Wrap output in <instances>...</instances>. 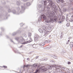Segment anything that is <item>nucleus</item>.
<instances>
[{
    "label": "nucleus",
    "mask_w": 73,
    "mask_h": 73,
    "mask_svg": "<svg viewBox=\"0 0 73 73\" xmlns=\"http://www.w3.org/2000/svg\"><path fill=\"white\" fill-rule=\"evenodd\" d=\"M30 66V65L29 64H27L26 65V67L28 68V67H29Z\"/></svg>",
    "instance_id": "c756f323"
},
{
    "label": "nucleus",
    "mask_w": 73,
    "mask_h": 73,
    "mask_svg": "<svg viewBox=\"0 0 73 73\" xmlns=\"http://www.w3.org/2000/svg\"><path fill=\"white\" fill-rule=\"evenodd\" d=\"M53 58H57V56H56V55H54L53 56Z\"/></svg>",
    "instance_id": "2f4dec72"
},
{
    "label": "nucleus",
    "mask_w": 73,
    "mask_h": 73,
    "mask_svg": "<svg viewBox=\"0 0 73 73\" xmlns=\"http://www.w3.org/2000/svg\"><path fill=\"white\" fill-rule=\"evenodd\" d=\"M51 62H52L53 63V64H54V63L55 62L54 61H53V60H51Z\"/></svg>",
    "instance_id": "c9c22d12"
},
{
    "label": "nucleus",
    "mask_w": 73,
    "mask_h": 73,
    "mask_svg": "<svg viewBox=\"0 0 73 73\" xmlns=\"http://www.w3.org/2000/svg\"><path fill=\"white\" fill-rule=\"evenodd\" d=\"M38 31L40 33H43L44 31L41 29H38Z\"/></svg>",
    "instance_id": "a211bd4d"
},
{
    "label": "nucleus",
    "mask_w": 73,
    "mask_h": 73,
    "mask_svg": "<svg viewBox=\"0 0 73 73\" xmlns=\"http://www.w3.org/2000/svg\"><path fill=\"white\" fill-rule=\"evenodd\" d=\"M59 1H60V2H61V3H64V1L63 0H58Z\"/></svg>",
    "instance_id": "c85d7f7f"
},
{
    "label": "nucleus",
    "mask_w": 73,
    "mask_h": 73,
    "mask_svg": "<svg viewBox=\"0 0 73 73\" xmlns=\"http://www.w3.org/2000/svg\"><path fill=\"white\" fill-rule=\"evenodd\" d=\"M30 40H32V38H30Z\"/></svg>",
    "instance_id": "052dcab7"
},
{
    "label": "nucleus",
    "mask_w": 73,
    "mask_h": 73,
    "mask_svg": "<svg viewBox=\"0 0 73 73\" xmlns=\"http://www.w3.org/2000/svg\"><path fill=\"white\" fill-rule=\"evenodd\" d=\"M71 38V37L69 38Z\"/></svg>",
    "instance_id": "774afa93"
},
{
    "label": "nucleus",
    "mask_w": 73,
    "mask_h": 73,
    "mask_svg": "<svg viewBox=\"0 0 73 73\" xmlns=\"http://www.w3.org/2000/svg\"><path fill=\"white\" fill-rule=\"evenodd\" d=\"M69 44V42H67L66 44Z\"/></svg>",
    "instance_id": "3c124183"
},
{
    "label": "nucleus",
    "mask_w": 73,
    "mask_h": 73,
    "mask_svg": "<svg viewBox=\"0 0 73 73\" xmlns=\"http://www.w3.org/2000/svg\"><path fill=\"white\" fill-rule=\"evenodd\" d=\"M69 19H68V18L66 17V21H68Z\"/></svg>",
    "instance_id": "f704fd0d"
},
{
    "label": "nucleus",
    "mask_w": 73,
    "mask_h": 73,
    "mask_svg": "<svg viewBox=\"0 0 73 73\" xmlns=\"http://www.w3.org/2000/svg\"><path fill=\"white\" fill-rule=\"evenodd\" d=\"M72 17L73 18V15H72L71 17Z\"/></svg>",
    "instance_id": "69168bd1"
},
{
    "label": "nucleus",
    "mask_w": 73,
    "mask_h": 73,
    "mask_svg": "<svg viewBox=\"0 0 73 73\" xmlns=\"http://www.w3.org/2000/svg\"><path fill=\"white\" fill-rule=\"evenodd\" d=\"M17 9L18 10H20V7H18L17 8Z\"/></svg>",
    "instance_id": "49530a36"
},
{
    "label": "nucleus",
    "mask_w": 73,
    "mask_h": 73,
    "mask_svg": "<svg viewBox=\"0 0 73 73\" xmlns=\"http://www.w3.org/2000/svg\"><path fill=\"white\" fill-rule=\"evenodd\" d=\"M20 25H21V27H23V26H21V25H23V23H20Z\"/></svg>",
    "instance_id": "a18cd8bd"
},
{
    "label": "nucleus",
    "mask_w": 73,
    "mask_h": 73,
    "mask_svg": "<svg viewBox=\"0 0 73 73\" xmlns=\"http://www.w3.org/2000/svg\"><path fill=\"white\" fill-rule=\"evenodd\" d=\"M69 41H70V40H68L67 42H69Z\"/></svg>",
    "instance_id": "680f3d73"
},
{
    "label": "nucleus",
    "mask_w": 73,
    "mask_h": 73,
    "mask_svg": "<svg viewBox=\"0 0 73 73\" xmlns=\"http://www.w3.org/2000/svg\"><path fill=\"white\" fill-rule=\"evenodd\" d=\"M47 11H49V9H50V8H49V7H48L47 8Z\"/></svg>",
    "instance_id": "e433bc0d"
},
{
    "label": "nucleus",
    "mask_w": 73,
    "mask_h": 73,
    "mask_svg": "<svg viewBox=\"0 0 73 73\" xmlns=\"http://www.w3.org/2000/svg\"><path fill=\"white\" fill-rule=\"evenodd\" d=\"M24 2H25L26 1H27V0H22Z\"/></svg>",
    "instance_id": "58836bf2"
},
{
    "label": "nucleus",
    "mask_w": 73,
    "mask_h": 73,
    "mask_svg": "<svg viewBox=\"0 0 73 73\" xmlns=\"http://www.w3.org/2000/svg\"><path fill=\"white\" fill-rule=\"evenodd\" d=\"M22 47H23V45H21V46L20 47V48H22Z\"/></svg>",
    "instance_id": "4d7b16f0"
},
{
    "label": "nucleus",
    "mask_w": 73,
    "mask_h": 73,
    "mask_svg": "<svg viewBox=\"0 0 73 73\" xmlns=\"http://www.w3.org/2000/svg\"><path fill=\"white\" fill-rule=\"evenodd\" d=\"M10 41H11V42H14L13 40H12L11 39L10 40Z\"/></svg>",
    "instance_id": "8fccbe9b"
},
{
    "label": "nucleus",
    "mask_w": 73,
    "mask_h": 73,
    "mask_svg": "<svg viewBox=\"0 0 73 73\" xmlns=\"http://www.w3.org/2000/svg\"><path fill=\"white\" fill-rule=\"evenodd\" d=\"M60 37L61 38H62V35H61L60 36Z\"/></svg>",
    "instance_id": "603ef678"
},
{
    "label": "nucleus",
    "mask_w": 73,
    "mask_h": 73,
    "mask_svg": "<svg viewBox=\"0 0 73 73\" xmlns=\"http://www.w3.org/2000/svg\"><path fill=\"white\" fill-rule=\"evenodd\" d=\"M21 11H20L21 13H23V12H24V10H25V7L23 6H21Z\"/></svg>",
    "instance_id": "0eeeda50"
},
{
    "label": "nucleus",
    "mask_w": 73,
    "mask_h": 73,
    "mask_svg": "<svg viewBox=\"0 0 73 73\" xmlns=\"http://www.w3.org/2000/svg\"><path fill=\"white\" fill-rule=\"evenodd\" d=\"M48 48H51V47H49Z\"/></svg>",
    "instance_id": "0e129e2a"
},
{
    "label": "nucleus",
    "mask_w": 73,
    "mask_h": 73,
    "mask_svg": "<svg viewBox=\"0 0 73 73\" xmlns=\"http://www.w3.org/2000/svg\"><path fill=\"white\" fill-rule=\"evenodd\" d=\"M70 47L71 48H73V42H70Z\"/></svg>",
    "instance_id": "2eb2a0df"
},
{
    "label": "nucleus",
    "mask_w": 73,
    "mask_h": 73,
    "mask_svg": "<svg viewBox=\"0 0 73 73\" xmlns=\"http://www.w3.org/2000/svg\"><path fill=\"white\" fill-rule=\"evenodd\" d=\"M3 4H5V2H4L3 3Z\"/></svg>",
    "instance_id": "13d9d810"
},
{
    "label": "nucleus",
    "mask_w": 73,
    "mask_h": 73,
    "mask_svg": "<svg viewBox=\"0 0 73 73\" xmlns=\"http://www.w3.org/2000/svg\"><path fill=\"white\" fill-rule=\"evenodd\" d=\"M40 66H41V64H39L38 65V67H39Z\"/></svg>",
    "instance_id": "c03bdc74"
},
{
    "label": "nucleus",
    "mask_w": 73,
    "mask_h": 73,
    "mask_svg": "<svg viewBox=\"0 0 73 73\" xmlns=\"http://www.w3.org/2000/svg\"><path fill=\"white\" fill-rule=\"evenodd\" d=\"M48 43V41L47 40H45V41H44L43 42H41V43H40L39 45H41L42 46H44V45H45V43Z\"/></svg>",
    "instance_id": "39448f33"
},
{
    "label": "nucleus",
    "mask_w": 73,
    "mask_h": 73,
    "mask_svg": "<svg viewBox=\"0 0 73 73\" xmlns=\"http://www.w3.org/2000/svg\"><path fill=\"white\" fill-rule=\"evenodd\" d=\"M50 22H49V21H46V24L47 25H49L50 24Z\"/></svg>",
    "instance_id": "dca6fc26"
},
{
    "label": "nucleus",
    "mask_w": 73,
    "mask_h": 73,
    "mask_svg": "<svg viewBox=\"0 0 73 73\" xmlns=\"http://www.w3.org/2000/svg\"><path fill=\"white\" fill-rule=\"evenodd\" d=\"M42 19H43L44 20H45L46 19V16H45V15L44 14L41 15V17H40L39 18H38V22H41Z\"/></svg>",
    "instance_id": "7ed1b4c3"
},
{
    "label": "nucleus",
    "mask_w": 73,
    "mask_h": 73,
    "mask_svg": "<svg viewBox=\"0 0 73 73\" xmlns=\"http://www.w3.org/2000/svg\"><path fill=\"white\" fill-rule=\"evenodd\" d=\"M71 63L70 62H68V65H69V64H70Z\"/></svg>",
    "instance_id": "ea45409f"
},
{
    "label": "nucleus",
    "mask_w": 73,
    "mask_h": 73,
    "mask_svg": "<svg viewBox=\"0 0 73 73\" xmlns=\"http://www.w3.org/2000/svg\"><path fill=\"white\" fill-rule=\"evenodd\" d=\"M3 68H7V66H3Z\"/></svg>",
    "instance_id": "4c0bfd02"
},
{
    "label": "nucleus",
    "mask_w": 73,
    "mask_h": 73,
    "mask_svg": "<svg viewBox=\"0 0 73 73\" xmlns=\"http://www.w3.org/2000/svg\"><path fill=\"white\" fill-rule=\"evenodd\" d=\"M16 4L17 5H20V3L19 1H17V2Z\"/></svg>",
    "instance_id": "412c9836"
},
{
    "label": "nucleus",
    "mask_w": 73,
    "mask_h": 73,
    "mask_svg": "<svg viewBox=\"0 0 73 73\" xmlns=\"http://www.w3.org/2000/svg\"><path fill=\"white\" fill-rule=\"evenodd\" d=\"M48 60V58H45L43 60V61H46Z\"/></svg>",
    "instance_id": "7c9ffc66"
},
{
    "label": "nucleus",
    "mask_w": 73,
    "mask_h": 73,
    "mask_svg": "<svg viewBox=\"0 0 73 73\" xmlns=\"http://www.w3.org/2000/svg\"><path fill=\"white\" fill-rule=\"evenodd\" d=\"M38 56H36V59H37V58H38Z\"/></svg>",
    "instance_id": "bf43d9fd"
},
{
    "label": "nucleus",
    "mask_w": 73,
    "mask_h": 73,
    "mask_svg": "<svg viewBox=\"0 0 73 73\" xmlns=\"http://www.w3.org/2000/svg\"><path fill=\"white\" fill-rule=\"evenodd\" d=\"M51 14V16H50V17H53V16L55 15V13H54V10H52V11H51L50 13Z\"/></svg>",
    "instance_id": "6e6552de"
},
{
    "label": "nucleus",
    "mask_w": 73,
    "mask_h": 73,
    "mask_svg": "<svg viewBox=\"0 0 73 73\" xmlns=\"http://www.w3.org/2000/svg\"><path fill=\"white\" fill-rule=\"evenodd\" d=\"M15 39L17 41H18L19 42H22L23 41V38L22 37L20 38L16 37Z\"/></svg>",
    "instance_id": "20e7f679"
},
{
    "label": "nucleus",
    "mask_w": 73,
    "mask_h": 73,
    "mask_svg": "<svg viewBox=\"0 0 73 73\" xmlns=\"http://www.w3.org/2000/svg\"><path fill=\"white\" fill-rule=\"evenodd\" d=\"M20 32H21L20 31L18 30L16 32L13 33L12 34V35L15 36V35H17V34L18 33H20Z\"/></svg>",
    "instance_id": "423d86ee"
},
{
    "label": "nucleus",
    "mask_w": 73,
    "mask_h": 73,
    "mask_svg": "<svg viewBox=\"0 0 73 73\" xmlns=\"http://www.w3.org/2000/svg\"><path fill=\"white\" fill-rule=\"evenodd\" d=\"M27 60L28 61H29V58H27Z\"/></svg>",
    "instance_id": "6e6d98bb"
},
{
    "label": "nucleus",
    "mask_w": 73,
    "mask_h": 73,
    "mask_svg": "<svg viewBox=\"0 0 73 73\" xmlns=\"http://www.w3.org/2000/svg\"><path fill=\"white\" fill-rule=\"evenodd\" d=\"M61 66H58L57 65L54 64L52 66H47L46 68L42 69L43 68V66H42L39 68L38 69H37L35 72L34 73H38L40 72L39 71H40L41 72H44L46 70H49L52 69V68H55V69H61Z\"/></svg>",
    "instance_id": "f257e3e1"
},
{
    "label": "nucleus",
    "mask_w": 73,
    "mask_h": 73,
    "mask_svg": "<svg viewBox=\"0 0 73 73\" xmlns=\"http://www.w3.org/2000/svg\"><path fill=\"white\" fill-rule=\"evenodd\" d=\"M6 37L7 38L9 37L8 36V35H7Z\"/></svg>",
    "instance_id": "5fc2aeb1"
},
{
    "label": "nucleus",
    "mask_w": 73,
    "mask_h": 73,
    "mask_svg": "<svg viewBox=\"0 0 73 73\" xmlns=\"http://www.w3.org/2000/svg\"><path fill=\"white\" fill-rule=\"evenodd\" d=\"M70 25V24H69V23H67L66 24V26H67V27H69V26Z\"/></svg>",
    "instance_id": "72a5a7b5"
},
{
    "label": "nucleus",
    "mask_w": 73,
    "mask_h": 73,
    "mask_svg": "<svg viewBox=\"0 0 73 73\" xmlns=\"http://www.w3.org/2000/svg\"><path fill=\"white\" fill-rule=\"evenodd\" d=\"M63 68L64 69V70H65V68Z\"/></svg>",
    "instance_id": "338daca9"
},
{
    "label": "nucleus",
    "mask_w": 73,
    "mask_h": 73,
    "mask_svg": "<svg viewBox=\"0 0 73 73\" xmlns=\"http://www.w3.org/2000/svg\"><path fill=\"white\" fill-rule=\"evenodd\" d=\"M31 33H28V36L29 37H30V36H31Z\"/></svg>",
    "instance_id": "a878e982"
},
{
    "label": "nucleus",
    "mask_w": 73,
    "mask_h": 73,
    "mask_svg": "<svg viewBox=\"0 0 73 73\" xmlns=\"http://www.w3.org/2000/svg\"><path fill=\"white\" fill-rule=\"evenodd\" d=\"M1 30H3V31H4V28H3V27H1Z\"/></svg>",
    "instance_id": "79ce46f5"
},
{
    "label": "nucleus",
    "mask_w": 73,
    "mask_h": 73,
    "mask_svg": "<svg viewBox=\"0 0 73 73\" xmlns=\"http://www.w3.org/2000/svg\"><path fill=\"white\" fill-rule=\"evenodd\" d=\"M49 17L50 18V23H53L54 22V20H53V19H52L53 17H50V16H49Z\"/></svg>",
    "instance_id": "9b49d317"
},
{
    "label": "nucleus",
    "mask_w": 73,
    "mask_h": 73,
    "mask_svg": "<svg viewBox=\"0 0 73 73\" xmlns=\"http://www.w3.org/2000/svg\"><path fill=\"white\" fill-rule=\"evenodd\" d=\"M12 12L13 14H15V15H19V14H20L18 12L16 11L15 10H13Z\"/></svg>",
    "instance_id": "9d476101"
},
{
    "label": "nucleus",
    "mask_w": 73,
    "mask_h": 73,
    "mask_svg": "<svg viewBox=\"0 0 73 73\" xmlns=\"http://www.w3.org/2000/svg\"><path fill=\"white\" fill-rule=\"evenodd\" d=\"M47 1L48 2L50 3L49 5L50 6V7L52 10L54 11V12L56 13L57 11V9L56 8V6L55 5L54 3H53L52 0H47Z\"/></svg>",
    "instance_id": "f03ea898"
},
{
    "label": "nucleus",
    "mask_w": 73,
    "mask_h": 73,
    "mask_svg": "<svg viewBox=\"0 0 73 73\" xmlns=\"http://www.w3.org/2000/svg\"><path fill=\"white\" fill-rule=\"evenodd\" d=\"M42 7V5H38V7L39 8H40Z\"/></svg>",
    "instance_id": "bb28decb"
},
{
    "label": "nucleus",
    "mask_w": 73,
    "mask_h": 73,
    "mask_svg": "<svg viewBox=\"0 0 73 73\" xmlns=\"http://www.w3.org/2000/svg\"><path fill=\"white\" fill-rule=\"evenodd\" d=\"M52 29V27L50 25L47 28V29L48 30H50Z\"/></svg>",
    "instance_id": "f3484780"
},
{
    "label": "nucleus",
    "mask_w": 73,
    "mask_h": 73,
    "mask_svg": "<svg viewBox=\"0 0 73 73\" xmlns=\"http://www.w3.org/2000/svg\"><path fill=\"white\" fill-rule=\"evenodd\" d=\"M54 19L55 21H56L57 20V17L56 16H55L54 17Z\"/></svg>",
    "instance_id": "aec40b11"
},
{
    "label": "nucleus",
    "mask_w": 73,
    "mask_h": 73,
    "mask_svg": "<svg viewBox=\"0 0 73 73\" xmlns=\"http://www.w3.org/2000/svg\"><path fill=\"white\" fill-rule=\"evenodd\" d=\"M50 36H51L50 35H49V37H50Z\"/></svg>",
    "instance_id": "e2e57ef3"
},
{
    "label": "nucleus",
    "mask_w": 73,
    "mask_h": 73,
    "mask_svg": "<svg viewBox=\"0 0 73 73\" xmlns=\"http://www.w3.org/2000/svg\"><path fill=\"white\" fill-rule=\"evenodd\" d=\"M62 19L63 20H64V19H65V16H62Z\"/></svg>",
    "instance_id": "473e14b6"
},
{
    "label": "nucleus",
    "mask_w": 73,
    "mask_h": 73,
    "mask_svg": "<svg viewBox=\"0 0 73 73\" xmlns=\"http://www.w3.org/2000/svg\"><path fill=\"white\" fill-rule=\"evenodd\" d=\"M30 5H31V4L29 2H27L25 4H24V6H30Z\"/></svg>",
    "instance_id": "f8f14e48"
},
{
    "label": "nucleus",
    "mask_w": 73,
    "mask_h": 73,
    "mask_svg": "<svg viewBox=\"0 0 73 73\" xmlns=\"http://www.w3.org/2000/svg\"><path fill=\"white\" fill-rule=\"evenodd\" d=\"M44 5H46V4H47V3H48V2H47V1H44Z\"/></svg>",
    "instance_id": "393cba45"
},
{
    "label": "nucleus",
    "mask_w": 73,
    "mask_h": 73,
    "mask_svg": "<svg viewBox=\"0 0 73 73\" xmlns=\"http://www.w3.org/2000/svg\"><path fill=\"white\" fill-rule=\"evenodd\" d=\"M69 1L70 2H72L73 1V0H69Z\"/></svg>",
    "instance_id": "864d4df0"
},
{
    "label": "nucleus",
    "mask_w": 73,
    "mask_h": 73,
    "mask_svg": "<svg viewBox=\"0 0 73 73\" xmlns=\"http://www.w3.org/2000/svg\"><path fill=\"white\" fill-rule=\"evenodd\" d=\"M42 29H43L44 30H46V29H47L46 27V26H42Z\"/></svg>",
    "instance_id": "6ab92c4d"
},
{
    "label": "nucleus",
    "mask_w": 73,
    "mask_h": 73,
    "mask_svg": "<svg viewBox=\"0 0 73 73\" xmlns=\"http://www.w3.org/2000/svg\"><path fill=\"white\" fill-rule=\"evenodd\" d=\"M47 41V42L49 43V42H50V40H48Z\"/></svg>",
    "instance_id": "a19ab883"
},
{
    "label": "nucleus",
    "mask_w": 73,
    "mask_h": 73,
    "mask_svg": "<svg viewBox=\"0 0 73 73\" xmlns=\"http://www.w3.org/2000/svg\"><path fill=\"white\" fill-rule=\"evenodd\" d=\"M69 21L70 22H73V19L72 18H70L69 20Z\"/></svg>",
    "instance_id": "b1692460"
},
{
    "label": "nucleus",
    "mask_w": 73,
    "mask_h": 73,
    "mask_svg": "<svg viewBox=\"0 0 73 73\" xmlns=\"http://www.w3.org/2000/svg\"><path fill=\"white\" fill-rule=\"evenodd\" d=\"M25 67H26V66L25 65H24L23 66V68H25Z\"/></svg>",
    "instance_id": "09e8293b"
},
{
    "label": "nucleus",
    "mask_w": 73,
    "mask_h": 73,
    "mask_svg": "<svg viewBox=\"0 0 73 73\" xmlns=\"http://www.w3.org/2000/svg\"><path fill=\"white\" fill-rule=\"evenodd\" d=\"M33 66H34V67H35V68H36V67L37 66V64H34L33 65Z\"/></svg>",
    "instance_id": "cd10ccee"
},
{
    "label": "nucleus",
    "mask_w": 73,
    "mask_h": 73,
    "mask_svg": "<svg viewBox=\"0 0 73 73\" xmlns=\"http://www.w3.org/2000/svg\"><path fill=\"white\" fill-rule=\"evenodd\" d=\"M17 53H18V54H21L20 52H19L18 51L17 52Z\"/></svg>",
    "instance_id": "37998d69"
},
{
    "label": "nucleus",
    "mask_w": 73,
    "mask_h": 73,
    "mask_svg": "<svg viewBox=\"0 0 73 73\" xmlns=\"http://www.w3.org/2000/svg\"><path fill=\"white\" fill-rule=\"evenodd\" d=\"M71 11H73V7H72L71 8Z\"/></svg>",
    "instance_id": "de8ad7c7"
},
{
    "label": "nucleus",
    "mask_w": 73,
    "mask_h": 73,
    "mask_svg": "<svg viewBox=\"0 0 73 73\" xmlns=\"http://www.w3.org/2000/svg\"><path fill=\"white\" fill-rule=\"evenodd\" d=\"M68 6H69V7H72V3H68Z\"/></svg>",
    "instance_id": "4be33fe9"
},
{
    "label": "nucleus",
    "mask_w": 73,
    "mask_h": 73,
    "mask_svg": "<svg viewBox=\"0 0 73 73\" xmlns=\"http://www.w3.org/2000/svg\"><path fill=\"white\" fill-rule=\"evenodd\" d=\"M32 42V41L29 40V41H27L25 42L22 43L21 44H28V43H30V42Z\"/></svg>",
    "instance_id": "ddd939ff"
},
{
    "label": "nucleus",
    "mask_w": 73,
    "mask_h": 73,
    "mask_svg": "<svg viewBox=\"0 0 73 73\" xmlns=\"http://www.w3.org/2000/svg\"><path fill=\"white\" fill-rule=\"evenodd\" d=\"M48 32L46 31H44V35H43L44 37H45V36H47L48 35Z\"/></svg>",
    "instance_id": "4468645a"
},
{
    "label": "nucleus",
    "mask_w": 73,
    "mask_h": 73,
    "mask_svg": "<svg viewBox=\"0 0 73 73\" xmlns=\"http://www.w3.org/2000/svg\"><path fill=\"white\" fill-rule=\"evenodd\" d=\"M38 38H40V37H39V36L38 35H36V36L34 37L35 41H37V40H38Z\"/></svg>",
    "instance_id": "1a4fd4ad"
},
{
    "label": "nucleus",
    "mask_w": 73,
    "mask_h": 73,
    "mask_svg": "<svg viewBox=\"0 0 73 73\" xmlns=\"http://www.w3.org/2000/svg\"><path fill=\"white\" fill-rule=\"evenodd\" d=\"M8 11L9 13H10V12H12V10L9 9H8Z\"/></svg>",
    "instance_id": "5701e85b"
}]
</instances>
